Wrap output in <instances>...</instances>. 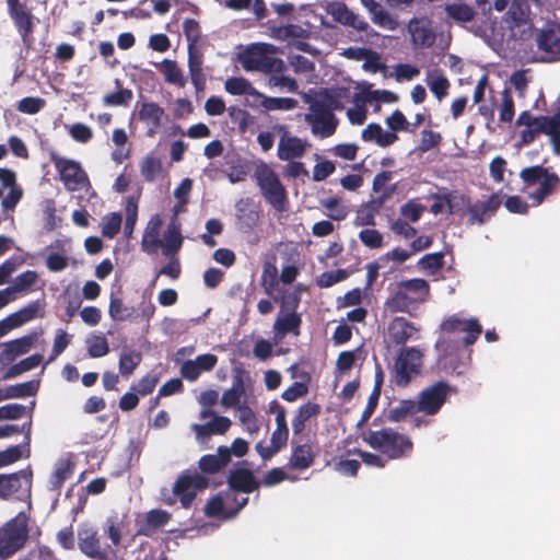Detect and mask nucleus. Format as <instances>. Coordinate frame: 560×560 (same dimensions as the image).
Listing matches in <instances>:
<instances>
[{"mask_svg":"<svg viewBox=\"0 0 560 560\" xmlns=\"http://www.w3.org/2000/svg\"><path fill=\"white\" fill-rule=\"evenodd\" d=\"M50 160L59 173L65 187L70 191H86L90 188V180L81 164L74 160L50 154Z\"/></svg>","mask_w":560,"mask_h":560,"instance_id":"obj_8","label":"nucleus"},{"mask_svg":"<svg viewBox=\"0 0 560 560\" xmlns=\"http://www.w3.org/2000/svg\"><path fill=\"white\" fill-rule=\"evenodd\" d=\"M440 328L444 334L442 337L450 339H452L451 336L464 332L465 336L462 340L463 347L474 345L482 332V326L477 318H463L457 314L444 318Z\"/></svg>","mask_w":560,"mask_h":560,"instance_id":"obj_11","label":"nucleus"},{"mask_svg":"<svg viewBox=\"0 0 560 560\" xmlns=\"http://www.w3.org/2000/svg\"><path fill=\"white\" fill-rule=\"evenodd\" d=\"M434 199L444 200L447 206L448 214L458 213L465 209L469 211L470 199L463 195L458 194L456 190L448 191L445 194H435Z\"/></svg>","mask_w":560,"mask_h":560,"instance_id":"obj_36","label":"nucleus"},{"mask_svg":"<svg viewBox=\"0 0 560 560\" xmlns=\"http://www.w3.org/2000/svg\"><path fill=\"white\" fill-rule=\"evenodd\" d=\"M230 462V450L220 447L217 454L205 455L199 462V467L206 472H215Z\"/></svg>","mask_w":560,"mask_h":560,"instance_id":"obj_37","label":"nucleus"},{"mask_svg":"<svg viewBox=\"0 0 560 560\" xmlns=\"http://www.w3.org/2000/svg\"><path fill=\"white\" fill-rule=\"evenodd\" d=\"M202 57L192 45H188V67L191 82L196 88H200L205 83L202 72Z\"/></svg>","mask_w":560,"mask_h":560,"instance_id":"obj_38","label":"nucleus"},{"mask_svg":"<svg viewBox=\"0 0 560 560\" xmlns=\"http://www.w3.org/2000/svg\"><path fill=\"white\" fill-rule=\"evenodd\" d=\"M436 350L441 352L440 361L444 369L453 374L462 375L466 372L470 362V353H464L458 341L446 337H440L435 343Z\"/></svg>","mask_w":560,"mask_h":560,"instance_id":"obj_10","label":"nucleus"},{"mask_svg":"<svg viewBox=\"0 0 560 560\" xmlns=\"http://www.w3.org/2000/svg\"><path fill=\"white\" fill-rule=\"evenodd\" d=\"M423 353L416 347L402 348L390 370V381L398 387H406L411 380L420 374Z\"/></svg>","mask_w":560,"mask_h":560,"instance_id":"obj_5","label":"nucleus"},{"mask_svg":"<svg viewBox=\"0 0 560 560\" xmlns=\"http://www.w3.org/2000/svg\"><path fill=\"white\" fill-rule=\"evenodd\" d=\"M350 453L359 455L360 458L362 459V462L366 466L376 467V468H384L389 460V459H387V457H385L382 454H375V453H371V452H366V451H361L358 448L350 451Z\"/></svg>","mask_w":560,"mask_h":560,"instance_id":"obj_62","label":"nucleus"},{"mask_svg":"<svg viewBox=\"0 0 560 560\" xmlns=\"http://www.w3.org/2000/svg\"><path fill=\"white\" fill-rule=\"evenodd\" d=\"M122 217L120 213H109L103 218L102 234L105 237L113 238L121 228Z\"/></svg>","mask_w":560,"mask_h":560,"instance_id":"obj_55","label":"nucleus"},{"mask_svg":"<svg viewBox=\"0 0 560 560\" xmlns=\"http://www.w3.org/2000/svg\"><path fill=\"white\" fill-rule=\"evenodd\" d=\"M254 177L265 199L277 210L280 209V179L276 168L258 161Z\"/></svg>","mask_w":560,"mask_h":560,"instance_id":"obj_12","label":"nucleus"},{"mask_svg":"<svg viewBox=\"0 0 560 560\" xmlns=\"http://www.w3.org/2000/svg\"><path fill=\"white\" fill-rule=\"evenodd\" d=\"M9 14L14 21L23 42L26 43L34 28V16L19 0H8Z\"/></svg>","mask_w":560,"mask_h":560,"instance_id":"obj_21","label":"nucleus"},{"mask_svg":"<svg viewBox=\"0 0 560 560\" xmlns=\"http://www.w3.org/2000/svg\"><path fill=\"white\" fill-rule=\"evenodd\" d=\"M535 40L541 60L555 62L560 60V25L555 22H548L542 28L535 32Z\"/></svg>","mask_w":560,"mask_h":560,"instance_id":"obj_13","label":"nucleus"},{"mask_svg":"<svg viewBox=\"0 0 560 560\" xmlns=\"http://www.w3.org/2000/svg\"><path fill=\"white\" fill-rule=\"evenodd\" d=\"M520 178L525 188L538 185V188L528 195L534 206L541 205L560 188L559 175L542 165H533L522 168Z\"/></svg>","mask_w":560,"mask_h":560,"instance_id":"obj_4","label":"nucleus"},{"mask_svg":"<svg viewBox=\"0 0 560 560\" xmlns=\"http://www.w3.org/2000/svg\"><path fill=\"white\" fill-rule=\"evenodd\" d=\"M314 454L308 444L298 445L293 448L292 455L285 468H282V481L285 479L294 480V477L289 476L288 470L298 469L304 470L313 465Z\"/></svg>","mask_w":560,"mask_h":560,"instance_id":"obj_25","label":"nucleus"},{"mask_svg":"<svg viewBox=\"0 0 560 560\" xmlns=\"http://www.w3.org/2000/svg\"><path fill=\"white\" fill-rule=\"evenodd\" d=\"M36 339L37 335L34 334L7 343L4 350L5 358L8 360H14L16 357L28 352Z\"/></svg>","mask_w":560,"mask_h":560,"instance_id":"obj_39","label":"nucleus"},{"mask_svg":"<svg viewBox=\"0 0 560 560\" xmlns=\"http://www.w3.org/2000/svg\"><path fill=\"white\" fill-rule=\"evenodd\" d=\"M425 83L439 101L443 100L448 94L451 83L441 69L429 70L427 72Z\"/></svg>","mask_w":560,"mask_h":560,"instance_id":"obj_32","label":"nucleus"},{"mask_svg":"<svg viewBox=\"0 0 560 560\" xmlns=\"http://www.w3.org/2000/svg\"><path fill=\"white\" fill-rule=\"evenodd\" d=\"M154 313V304L151 301H143L138 307H133L132 323H149Z\"/></svg>","mask_w":560,"mask_h":560,"instance_id":"obj_64","label":"nucleus"},{"mask_svg":"<svg viewBox=\"0 0 560 560\" xmlns=\"http://www.w3.org/2000/svg\"><path fill=\"white\" fill-rule=\"evenodd\" d=\"M233 492H225L213 497L205 508L208 516L228 518L232 517V504H230L231 495Z\"/></svg>","mask_w":560,"mask_h":560,"instance_id":"obj_30","label":"nucleus"},{"mask_svg":"<svg viewBox=\"0 0 560 560\" xmlns=\"http://www.w3.org/2000/svg\"><path fill=\"white\" fill-rule=\"evenodd\" d=\"M238 59L246 71L269 72L277 62V48L270 44H255L243 51Z\"/></svg>","mask_w":560,"mask_h":560,"instance_id":"obj_9","label":"nucleus"},{"mask_svg":"<svg viewBox=\"0 0 560 560\" xmlns=\"http://www.w3.org/2000/svg\"><path fill=\"white\" fill-rule=\"evenodd\" d=\"M243 402H253V387L249 376L245 375L242 370L236 369L233 375L232 387L226 389L221 397V405L224 408H237Z\"/></svg>","mask_w":560,"mask_h":560,"instance_id":"obj_16","label":"nucleus"},{"mask_svg":"<svg viewBox=\"0 0 560 560\" xmlns=\"http://www.w3.org/2000/svg\"><path fill=\"white\" fill-rule=\"evenodd\" d=\"M37 273L33 270H27L21 275H19L13 284L5 288L10 291V296L14 301L16 299L18 293H24L30 290V288L37 281Z\"/></svg>","mask_w":560,"mask_h":560,"instance_id":"obj_42","label":"nucleus"},{"mask_svg":"<svg viewBox=\"0 0 560 560\" xmlns=\"http://www.w3.org/2000/svg\"><path fill=\"white\" fill-rule=\"evenodd\" d=\"M326 11L336 22L358 32H366L369 28V23L350 10L345 2H329Z\"/></svg>","mask_w":560,"mask_h":560,"instance_id":"obj_19","label":"nucleus"},{"mask_svg":"<svg viewBox=\"0 0 560 560\" xmlns=\"http://www.w3.org/2000/svg\"><path fill=\"white\" fill-rule=\"evenodd\" d=\"M250 402H243L242 405L237 406L236 412L238 416L240 422L245 427V429L253 433L257 430L255 413L249 407Z\"/></svg>","mask_w":560,"mask_h":560,"instance_id":"obj_58","label":"nucleus"},{"mask_svg":"<svg viewBox=\"0 0 560 560\" xmlns=\"http://www.w3.org/2000/svg\"><path fill=\"white\" fill-rule=\"evenodd\" d=\"M322 413V406L314 401H307L301 405L292 419V430L294 435L301 434L305 428L307 421L316 419Z\"/></svg>","mask_w":560,"mask_h":560,"instance_id":"obj_27","label":"nucleus"},{"mask_svg":"<svg viewBox=\"0 0 560 560\" xmlns=\"http://www.w3.org/2000/svg\"><path fill=\"white\" fill-rule=\"evenodd\" d=\"M162 71L165 80L168 83L177 84L179 86L185 85V79L182 70L178 68L177 63L172 60H164L162 62Z\"/></svg>","mask_w":560,"mask_h":560,"instance_id":"obj_56","label":"nucleus"},{"mask_svg":"<svg viewBox=\"0 0 560 560\" xmlns=\"http://www.w3.org/2000/svg\"><path fill=\"white\" fill-rule=\"evenodd\" d=\"M310 392V385H305L302 382H292L283 392L282 399L288 402H293L307 396Z\"/></svg>","mask_w":560,"mask_h":560,"instance_id":"obj_59","label":"nucleus"},{"mask_svg":"<svg viewBox=\"0 0 560 560\" xmlns=\"http://www.w3.org/2000/svg\"><path fill=\"white\" fill-rule=\"evenodd\" d=\"M133 306H127L119 298L112 296L108 307V315L114 320L118 322H132Z\"/></svg>","mask_w":560,"mask_h":560,"instance_id":"obj_47","label":"nucleus"},{"mask_svg":"<svg viewBox=\"0 0 560 560\" xmlns=\"http://www.w3.org/2000/svg\"><path fill=\"white\" fill-rule=\"evenodd\" d=\"M408 32L415 47L429 48L435 43L431 21L427 18H412L408 23Z\"/></svg>","mask_w":560,"mask_h":560,"instance_id":"obj_20","label":"nucleus"},{"mask_svg":"<svg viewBox=\"0 0 560 560\" xmlns=\"http://www.w3.org/2000/svg\"><path fill=\"white\" fill-rule=\"evenodd\" d=\"M37 312H38V304L33 303L24 308H21L20 311L15 312V313L9 315L8 319L10 322V324L12 325V328L14 329V328H18V327L22 326L23 324L32 320L33 318H35Z\"/></svg>","mask_w":560,"mask_h":560,"instance_id":"obj_52","label":"nucleus"},{"mask_svg":"<svg viewBox=\"0 0 560 560\" xmlns=\"http://www.w3.org/2000/svg\"><path fill=\"white\" fill-rule=\"evenodd\" d=\"M262 287L268 294H275L278 284V270L275 264L267 262L264 267L262 276Z\"/></svg>","mask_w":560,"mask_h":560,"instance_id":"obj_54","label":"nucleus"},{"mask_svg":"<svg viewBox=\"0 0 560 560\" xmlns=\"http://www.w3.org/2000/svg\"><path fill=\"white\" fill-rule=\"evenodd\" d=\"M418 266L430 275H435L444 267V254L441 252L427 254L420 258Z\"/></svg>","mask_w":560,"mask_h":560,"instance_id":"obj_51","label":"nucleus"},{"mask_svg":"<svg viewBox=\"0 0 560 560\" xmlns=\"http://www.w3.org/2000/svg\"><path fill=\"white\" fill-rule=\"evenodd\" d=\"M430 296V284L425 279L413 278L398 281L385 302L393 313H406L424 303Z\"/></svg>","mask_w":560,"mask_h":560,"instance_id":"obj_3","label":"nucleus"},{"mask_svg":"<svg viewBox=\"0 0 560 560\" xmlns=\"http://www.w3.org/2000/svg\"><path fill=\"white\" fill-rule=\"evenodd\" d=\"M0 184L2 188H9V194L3 198L1 206L4 210H12L23 196V190L16 185L15 173L8 168H0Z\"/></svg>","mask_w":560,"mask_h":560,"instance_id":"obj_24","label":"nucleus"},{"mask_svg":"<svg viewBox=\"0 0 560 560\" xmlns=\"http://www.w3.org/2000/svg\"><path fill=\"white\" fill-rule=\"evenodd\" d=\"M504 22L511 36L521 42L529 40L534 35V25L530 19V7L527 0H512Z\"/></svg>","mask_w":560,"mask_h":560,"instance_id":"obj_7","label":"nucleus"},{"mask_svg":"<svg viewBox=\"0 0 560 560\" xmlns=\"http://www.w3.org/2000/svg\"><path fill=\"white\" fill-rule=\"evenodd\" d=\"M535 127L539 133L551 136L555 142V139H560V113L556 112L551 117L538 116Z\"/></svg>","mask_w":560,"mask_h":560,"instance_id":"obj_40","label":"nucleus"},{"mask_svg":"<svg viewBox=\"0 0 560 560\" xmlns=\"http://www.w3.org/2000/svg\"><path fill=\"white\" fill-rule=\"evenodd\" d=\"M448 393L450 385L444 381L423 388L416 400L419 411L427 416L436 415L445 404Z\"/></svg>","mask_w":560,"mask_h":560,"instance_id":"obj_15","label":"nucleus"},{"mask_svg":"<svg viewBox=\"0 0 560 560\" xmlns=\"http://www.w3.org/2000/svg\"><path fill=\"white\" fill-rule=\"evenodd\" d=\"M78 547L82 553L94 560H108V553L102 548L97 530L88 524L78 529Z\"/></svg>","mask_w":560,"mask_h":560,"instance_id":"obj_17","label":"nucleus"},{"mask_svg":"<svg viewBox=\"0 0 560 560\" xmlns=\"http://www.w3.org/2000/svg\"><path fill=\"white\" fill-rule=\"evenodd\" d=\"M388 339L395 346H404L418 334L419 328L405 317H395L388 324Z\"/></svg>","mask_w":560,"mask_h":560,"instance_id":"obj_22","label":"nucleus"},{"mask_svg":"<svg viewBox=\"0 0 560 560\" xmlns=\"http://www.w3.org/2000/svg\"><path fill=\"white\" fill-rule=\"evenodd\" d=\"M311 113L306 115V121L311 125L312 132L327 138L336 132L338 119L327 107L326 103L314 102L311 104Z\"/></svg>","mask_w":560,"mask_h":560,"instance_id":"obj_14","label":"nucleus"},{"mask_svg":"<svg viewBox=\"0 0 560 560\" xmlns=\"http://www.w3.org/2000/svg\"><path fill=\"white\" fill-rule=\"evenodd\" d=\"M207 486V479L199 474L184 475L175 482L173 491L175 495L179 497L182 505L188 508L197 492Z\"/></svg>","mask_w":560,"mask_h":560,"instance_id":"obj_18","label":"nucleus"},{"mask_svg":"<svg viewBox=\"0 0 560 560\" xmlns=\"http://www.w3.org/2000/svg\"><path fill=\"white\" fill-rule=\"evenodd\" d=\"M361 138L365 142H375L382 148L389 147L398 140V136L396 133L384 131L381 125L376 122L369 124L362 130Z\"/></svg>","mask_w":560,"mask_h":560,"instance_id":"obj_28","label":"nucleus"},{"mask_svg":"<svg viewBox=\"0 0 560 560\" xmlns=\"http://www.w3.org/2000/svg\"><path fill=\"white\" fill-rule=\"evenodd\" d=\"M380 422L381 419L375 418L371 428L362 430V441L390 460L410 456L413 451L411 438L390 427H380Z\"/></svg>","mask_w":560,"mask_h":560,"instance_id":"obj_1","label":"nucleus"},{"mask_svg":"<svg viewBox=\"0 0 560 560\" xmlns=\"http://www.w3.org/2000/svg\"><path fill=\"white\" fill-rule=\"evenodd\" d=\"M85 345L91 358H102L109 352L108 341L103 335H90L85 340Z\"/></svg>","mask_w":560,"mask_h":560,"instance_id":"obj_46","label":"nucleus"},{"mask_svg":"<svg viewBox=\"0 0 560 560\" xmlns=\"http://www.w3.org/2000/svg\"><path fill=\"white\" fill-rule=\"evenodd\" d=\"M269 410H270V412H272L275 415V421H276V424H277V430L273 433L272 445L271 446H265L261 443H258L256 445L257 452L260 454V456L264 459H268L271 456H273L277 453L278 448H279V445H278V443L276 441V434H277L278 431H280V410L278 409V404H277L276 400L270 404Z\"/></svg>","mask_w":560,"mask_h":560,"instance_id":"obj_45","label":"nucleus"},{"mask_svg":"<svg viewBox=\"0 0 560 560\" xmlns=\"http://www.w3.org/2000/svg\"><path fill=\"white\" fill-rule=\"evenodd\" d=\"M302 317L296 311L282 313V337L289 334L298 337L301 334Z\"/></svg>","mask_w":560,"mask_h":560,"instance_id":"obj_48","label":"nucleus"},{"mask_svg":"<svg viewBox=\"0 0 560 560\" xmlns=\"http://www.w3.org/2000/svg\"><path fill=\"white\" fill-rule=\"evenodd\" d=\"M163 219L160 214H153L149 219L142 234L141 249L147 254H154L159 248L164 256L176 254L183 245L180 223L170 220L166 230L161 237Z\"/></svg>","mask_w":560,"mask_h":560,"instance_id":"obj_2","label":"nucleus"},{"mask_svg":"<svg viewBox=\"0 0 560 560\" xmlns=\"http://www.w3.org/2000/svg\"><path fill=\"white\" fill-rule=\"evenodd\" d=\"M287 372L290 375V378L293 382H302L305 385H311L312 375L310 366L305 362H298L290 365L287 369Z\"/></svg>","mask_w":560,"mask_h":560,"instance_id":"obj_57","label":"nucleus"},{"mask_svg":"<svg viewBox=\"0 0 560 560\" xmlns=\"http://www.w3.org/2000/svg\"><path fill=\"white\" fill-rule=\"evenodd\" d=\"M230 490L248 493L257 488V482L250 470L238 468L229 478Z\"/></svg>","mask_w":560,"mask_h":560,"instance_id":"obj_31","label":"nucleus"},{"mask_svg":"<svg viewBox=\"0 0 560 560\" xmlns=\"http://www.w3.org/2000/svg\"><path fill=\"white\" fill-rule=\"evenodd\" d=\"M31 486V472L22 470L12 475H0V497L7 498L20 489H28Z\"/></svg>","mask_w":560,"mask_h":560,"instance_id":"obj_26","label":"nucleus"},{"mask_svg":"<svg viewBox=\"0 0 560 560\" xmlns=\"http://www.w3.org/2000/svg\"><path fill=\"white\" fill-rule=\"evenodd\" d=\"M218 359L214 354L206 353L198 355L195 360H187L180 368L182 375L190 381H196L202 372H208L214 368Z\"/></svg>","mask_w":560,"mask_h":560,"instance_id":"obj_23","label":"nucleus"},{"mask_svg":"<svg viewBox=\"0 0 560 560\" xmlns=\"http://www.w3.org/2000/svg\"><path fill=\"white\" fill-rule=\"evenodd\" d=\"M450 18L458 22H470L475 18L474 10L465 3H453L445 7Z\"/></svg>","mask_w":560,"mask_h":560,"instance_id":"obj_53","label":"nucleus"},{"mask_svg":"<svg viewBox=\"0 0 560 560\" xmlns=\"http://www.w3.org/2000/svg\"><path fill=\"white\" fill-rule=\"evenodd\" d=\"M224 89L228 93L232 95H243L245 94L246 102L248 105H253L252 97H260V93H258L252 84L244 78H229L225 81Z\"/></svg>","mask_w":560,"mask_h":560,"instance_id":"obj_34","label":"nucleus"},{"mask_svg":"<svg viewBox=\"0 0 560 560\" xmlns=\"http://www.w3.org/2000/svg\"><path fill=\"white\" fill-rule=\"evenodd\" d=\"M442 141V136L438 131L424 129L421 132V139L418 147L420 152H428L433 148H436Z\"/></svg>","mask_w":560,"mask_h":560,"instance_id":"obj_63","label":"nucleus"},{"mask_svg":"<svg viewBox=\"0 0 560 560\" xmlns=\"http://www.w3.org/2000/svg\"><path fill=\"white\" fill-rule=\"evenodd\" d=\"M103 530L109 537L112 544L118 546L122 536L128 532L125 516L118 514L109 516L103 526Z\"/></svg>","mask_w":560,"mask_h":560,"instance_id":"obj_33","label":"nucleus"},{"mask_svg":"<svg viewBox=\"0 0 560 560\" xmlns=\"http://www.w3.org/2000/svg\"><path fill=\"white\" fill-rule=\"evenodd\" d=\"M141 362V353L136 350H125L119 357V372L124 376L130 375Z\"/></svg>","mask_w":560,"mask_h":560,"instance_id":"obj_49","label":"nucleus"},{"mask_svg":"<svg viewBox=\"0 0 560 560\" xmlns=\"http://www.w3.org/2000/svg\"><path fill=\"white\" fill-rule=\"evenodd\" d=\"M225 7L235 11L252 10L258 19L264 18L266 12L262 0H226Z\"/></svg>","mask_w":560,"mask_h":560,"instance_id":"obj_44","label":"nucleus"},{"mask_svg":"<svg viewBox=\"0 0 560 560\" xmlns=\"http://www.w3.org/2000/svg\"><path fill=\"white\" fill-rule=\"evenodd\" d=\"M162 170L161 159L153 154L145 155L140 163L141 176L149 183L153 182Z\"/></svg>","mask_w":560,"mask_h":560,"instance_id":"obj_43","label":"nucleus"},{"mask_svg":"<svg viewBox=\"0 0 560 560\" xmlns=\"http://www.w3.org/2000/svg\"><path fill=\"white\" fill-rule=\"evenodd\" d=\"M420 412L417 407V401L412 399H404L397 406L389 409L387 419L392 422H400L408 416Z\"/></svg>","mask_w":560,"mask_h":560,"instance_id":"obj_41","label":"nucleus"},{"mask_svg":"<svg viewBox=\"0 0 560 560\" xmlns=\"http://www.w3.org/2000/svg\"><path fill=\"white\" fill-rule=\"evenodd\" d=\"M132 100V92L128 89L118 90L108 93L103 97V103L106 106H126Z\"/></svg>","mask_w":560,"mask_h":560,"instance_id":"obj_61","label":"nucleus"},{"mask_svg":"<svg viewBox=\"0 0 560 560\" xmlns=\"http://www.w3.org/2000/svg\"><path fill=\"white\" fill-rule=\"evenodd\" d=\"M282 131H284L283 126ZM308 145L306 140L296 137H287L285 132H282V160L301 158Z\"/></svg>","mask_w":560,"mask_h":560,"instance_id":"obj_35","label":"nucleus"},{"mask_svg":"<svg viewBox=\"0 0 560 560\" xmlns=\"http://www.w3.org/2000/svg\"><path fill=\"white\" fill-rule=\"evenodd\" d=\"M319 203L329 211L327 215L335 221L345 220L348 215L347 207L340 203V199L338 197L320 199Z\"/></svg>","mask_w":560,"mask_h":560,"instance_id":"obj_50","label":"nucleus"},{"mask_svg":"<svg viewBox=\"0 0 560 560\" xmlns=\"http://www.w3.org/2000/svg\"><path fill=\"white\" fill-rule=\"evenodd\" d=\"M164 109L155 103L145 102L139 110V118L149 126V136H153L162 126Z\"/></svg>","mask_w":560,"mask_h":560,"instance_id":"obj_29","label":"nucleus"},{"mask_svg":"<svg viewBox=\"0 0 560 560\" xmlns=\"http://www.w3.org/2000/svg\"><path fill=\"white\" fill-rule=\"evenodd\" d=\"M359 238L362 244L371 249L381 248L384 244V237L381 232L374 229L360 231Z\"/></svg>","mask_w":560,"mask_h":560,"instance_id":"obj_60","label":"nucleus"},{"mask_svg":"<svg viewBox=\"0 0 560 560\" xmlns=\"http://www.w3.org/2000/svg\"><path fill=\"white\" fill-rule=\"evenodd\" d=\"M27 537V520L23 514H19L0 527V560H5L21 550Z\"/></svg>","mask_w":560,"mask_h":560,"instance_id":"obj_6","label":"nucleus"}]
</instances>
